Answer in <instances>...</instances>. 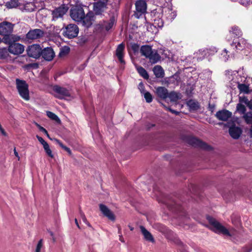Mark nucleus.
<instances>
[{
    "label": "nucleus",
    "mask_w": 252,
    "mask_h": 252,
    "mask_svg": "<svg viewBox=\"0 0 252 252\" xmlns=\"http://www.w3.org/2000/svg\"><path fill=\"white\" fill-rule=\"evenodd\" d=\"M208 220L211 225V229L215 233L228 237H233L236 235V231L232 227L227 228L211 217H208Z\"/></svg>",
    "instance_id": "1"
},
{
    "label": "nucleus",
    "mask_w": 252,
    "mask_h": 252,
    "mask_svg": "<svg viewBox=\"0 0 252 252\" xmlns=\"http://www.w3.org/2000/svg\"><path fill=\"white\" fill-rule=\"evenodd\" d=\"M140 52L142 55L148 59L150 62L152 63H157L160 60V57L157 51L153 50L150 46L144 45L141 46Z\"/></svg>",
    "instance_id": "2"
},
{
    "label": "nucleus",
    "mask_w": 252,
    "mask_h": 252,
    "mask_svg": "<svg viewBox=\"0 0 252 252\" xmlns=\"http://www.w3.org/2000/svg\"><path fill=\"white\" fill-rule=\"evenodd\" d=\"M16 88L19 95L24 100L30 99L29 85L24 80H16Z\"/></svg>",
    "instance_id": "3"
},
{
    "label": "nucleus",
    "mask_w": 252,
    "mask_h": 252,
    "mask_svg": "<svg viewBox=\"0 0 252 252\" xmlns=\"http://www.w3.org/2000/svg\"><path fill=\"white\" fill-rule=\"evenodd\" d=\"M224 76L226 78L231 79L239 78L247 79L249 77L244 67H240L238 70H226L224 71Z\"/></svg>",
    "instance_id": "4"
},
{
    "label": "nucleus",
    "mask_w": 252,
    "mask_h": 252,
    "mask_svg": "<svg viewBox=\"0 0 252 252\" xmlns=\"http://www.w3.org/2000/svg\"><path fill=\"white\" fill-rule=\"evenodd\" d=\"M84 13L82 7L75 6L71 9L70 15L73 20L76 22H81L84 16Z\"/></svg>",
    "instance_id": "5"
},
{
    "label": "nucleus",
    "mask_w": 252,
    "mask_h": 252,
    "mask_svg": "<svg viewBox=\"0 0 252 252\" xmlns=\"http://www.w3.org/2000/svg\"><path fill=\"white\" fill-rule=\"evenodd\" d=\"M136 11L134 16L136 18L140 17L146 12L147 3L144 0H139L135 2Z\"/></svg>",
    "instance_id": "6"
},
{
    "label": "nucleus",
    "mask_w": 252,
    "mask_h": 252,
    "mask_svg": "<svg viewBox=\"0 0 252 252\" xmlns=\"http://www.w3.org/2000/svg\"><path fill=\"white\" fill-rule=\"evenodd\" d=\"M13 30V25L7 22H3L0 24V34L8 36Z\"/></svg>",
    "instance_id": "7"
},
{
    "label": "nucleus",
    "mask_w": 252,
    "mask_h": 252,
    "mask_svg": "<svg viewBox=\"0 0 252 252\" xmlns=\"http://www.w3.org/2000/svg\"><path fill=\"white\" fill-rule=\"evenodd\" d=\"M27 51L29 57L37 59L41 55V48L39 45L33 44L29 46Z\"/></svg>",
    "instance_id": "8"
},
{
    "label": "nucleus",
    "mask_w": 252,
    "mask_h": 252,
    "mask_svg": "<svg viewBox=\"0 0 252 252\" xmlns=\"http://www.w3.org/2000/svg\"><path fill=\"white\" fill-rule=\"evenodd\" d=\"M79 29L74 24H69L65 28V35L69 38H74L77 36Z\"/></svg>",
    "instance_id": "9"
},
{
    "label": "nucleus",
    "mask_w": 252,
    "mask_h": 252,
    "mask_svg": "<svg viewBox=\"0 0 252 252\" xmlns=\"http://www.w3.org/2000/svg\"><path fill=\"white\" fill-rule=\"evenodd\" d=\"M8 50L11 54L18 55L24 52V46L20 43H14L9 46Z\"/></svg>",
    "instance_id": "10"
},
{
    "label": "nucleus",
    "mask_w": 252,
    "mask_h": 252,
    "mask_svg": "<svg viewBox=\"0 0 252 252\" xmlns=\"http://www.w3.org/2000/svg\"><path fill=\"white\" fill-rule=\"evenodd\" d=\"M99 209L103 215L111 220H115V216L114 213L105 205L100 204Z\"/></svg>",
    "instance_id": "11"
},
{
    "label": "nucleus",
    "mask_w": 252,
    "mask_h": 252,
    "mask_svg": "<svg viewBox=\"0 0 252 252\" xmlns=\"http://www.w3.org/2000/svg\"><path fill=\"white\" fill-rule=\"evenodd\" d=\"M232 116V113L227 110H222L216 114L217 118L222 121H226Z\"/></svg>",
    "instance_id": "12"
},
{
    "label": "nucleus",
    "mask_w": 252,
    "mask_h": 252,
    "mask_svg": "<svg viewBox=\"0 0 252 252\" xmlns=\"http://www.w3.org/2000/svg\"><path fill=\"white\" fill-rule=\"evenodd\" d=\"M43 32L40 29H34L30 31L26 34V37L30 40H34L42 36Z\"/></svg>",
    "instance_id": "13"
},
{
    "label": "nucleus",
    "mask_w": 252,
    "mask_h": 252,
    "mask_svg": "<svg viewBox=\"0 0 252 252\" xmlns=\"http://www.w3.org/2000/svg\"><path fill=\"white\" fill-rule=\"evenodd\" d=\"M43 58L48 61L53 60L55 56V53L51 47H47L44 48L41 52Z\"/></svg>",
    "instance_id": "14"
},
{
    "label": "nucleus",
    "mask_w": 252,
    "mask_h": 252,
    "mask_svg": "<svg viewBox=\"0 0 252 252\" xmlns=\"http://www.w3.org/2000/svg\"><path fill=\"white\" fill-rule=\"evenodd\" d=\"M233 44H235L236 49L239 50L249 49L251 47V45L244 38L239 39L237 42H235Z\"/></svg>",
    "instance_id": "15"
},
{
    "label": "nucleus",
    "mask_w": 252,
    "mask_h": 252,
    "mask_svg": "<svg viewBox=\"0 0 252 252\" xmlns=\"http://www.w3.org/2000/svg\"><path fill=\"white\" fill-rule=\"evenodd\" d=\"M93 20V13H88L86 14V15L84 14V16L83 17L82 21L80 22L82 23V25L86 27H89L90 26L92 25Z\"/></svg>",
    "instance_id": "16"
},
{
    "label": "nucleus",
    "mask_w": 252,
    "mask_h": 252,
    "mask_svg": "<svg viewBox=\"0 0 252 252\" xmlns=\"http://www.w3.org/2000/svg\"><path fill=\"white\" fill-rule=\"evenodd\" d=\"M238 88L240 92L248 94L252 92V84L248 83L239 84Z\"/></svg>",
    "instance_id": "17"
},
{
    "label": "nucleus",
    "mask_w": 252,
    "mask_h": 252,
    "mask_svg": "<svg viewBox=\"0 0 252 252\" xmlns=\"http://www.w3.org/2000/svg\"><path fill=\"white\" fill-rule=\"evenodd\" d=\"M229 132L233 138L238 139L242 133V130L238 126H232L229 128Z\"/></svg>",
    "instance_id": "18"
},
{
    "label": "nucleus",
    "mask_w": 252,
    "mask_h": 252,
    "mask_svg": "<svg viewBox=\"0 0 252 252\" xmlns=\"http://www.w3.org/2000/svg\"><path fill=\"white\" fill-rule=\"evenodd\" d=\"M141 231L144 236V239L148 241L154 242V239L151 233L148 231L144 226H140Z\"/></svg>",
    "instance_id": "19"
},
{
    "label": "nucleus",
    "mask_w": 252,
    "mask_h": 252,
    "mask_svg": "<svg viewBox=\"0 0 252 252\" xmlns=\"http://www.w3.org/2000/svg\"><path fill=\"white\" fill-rule=\"evenodd\" d=\"M157 94L161 98L165 99L168 97V91L166 89L162 87H158L156 89Z\"/></svg>",
    "instance_id": "20"
},
{
    "label": "nucleus",
    "mask_w": 252,
    "mask_h": 252,
    "mask_svg": "<svg viewBox=\"0 0 252 252\" xmlns=\"http://www.w3.org/2000/svg\"><path fill=\"white\" fill-rule=\"evenodd\" d=\"M106 7V2L98 1L94 4V10L97 14H99Z\"/></svg>",
    "instance_id": "21"
},
{
    "label": "nucleus",
    "mask_w": 252,
    "mask_h": 252,
    "mask_svg": "<svg viewBox=\"0 0 252 252\" xmlns=\"http://www.w3.org/2000/svg\"><path fill=\"white\" fill-rule=\"evenodd\" d=\"M53 20H56L63 16V7H59L55 9L52 12Z\"/></svg>",
    "instance_id": "22"
},
{
    "label": "nucleus",
    "mask_w": 252,
    "mask_h": 252,
    "mask_svg": "<svg viewBox=\"0 0 252 252\" xmlns=\"http://www.w3.org/2000/svg\"><path fill=\"white\" fill-rule=\"evenodd\" d=\"M153 72L156 77L163 78L164 75V70L162 67L160 65H156L153 68Z\"/></svg>",
    "instance_id": "23"
},
{
    "label": "nucleus",
    "mask_w": 252,
    "mask_h": 252,
    "mask_svg": "<svg viewBox=\"0 0 252 252\" xmlns=\"http://www.w3.org/2000/svg\"><path fill=\"white\" fill-rule=\"evenodd\" d=\"M124 45L123 44H120L116 50V55L121 63H124L123 51L124 50Z\"/></svg>",
    "instance_id": "24"
},
{
    "label": "nucleus",
    "mask_w": 252,
    "mask_h": 252,
    "mask_svg": "<svg viewBox=\"0 0 252 252\" xmlns=\"http://www.w3.org/2000/svg\"><path fill=\"white\" fill-rule=\"evenodd\" d=\"M53 91L57 94L56 96L60 98H63V88L58 86L55 85L53 88Z\"/></svg>",
    "instance_id": "25"
},
{
    "label": "nucleus",
    "mask_w": 252,
    "mask_h": 252,
    "mask_svg": "<svg viewBox=\"0 0 252 252\" xmlns=\"http://www.w3.org/2000/svg\"><path fill=\"white\" fill-rule=\"evenodd\" d=\"M207 54L206 50H199L194 54V58H196L197 60H201L204 58Z\"/></svg>",
    "instance_id": "26"
},
{
    "label": "nucleus",
    "mask_w": 252,
    "mask_h": 252,
    "mask_svg": "<svg viewBox=\"0 0 252 252\" xmlns=\"http://www.w3.org/2000/svg\"><path fill=\"white\" fill-rule=\"evenodd\" d=\"M189 143L193 146H197L204 148V144L202 142L200 141L199 139L194 137H192L189 139Z\"/></svg>",
    "instance_id": "27"
},
{
    "label": "nucleus",
    "mask_w": 252,
    "mask_h": 252,
    "mask_svg": "<svg viewBox=\"0 0 252 252\" xmlns=\"http://www.w3.org/2000/svg\"><path fill=\"white\" fill-rule=\"evenodd\" d=\"M137 71L144 79H148L149 75L147 71L142 67L136 66Z\"/></svg>",
    "instance_id": "28"
},
{
    "label": "nucleus",
    "mask_w": 252,
    "mask_h": 252,
    "mask_svg": "<svg viewBox=\"0 0 252 252\" xmlns=\"http://www.w3.org/2000/svg\"><path fill=\"white\" fill-rule=\"evenodd\" d=\"M187 105L191 110H196L199 108V104L197 101L194 100H189L187 102Z\"/></svg>",
    "instance_id": "29"
},
{
    "label": "nucleus",
    "mask_w": 252,
    "mask_h": 252,
    "mask_svg": "<svg viewBox=\"0 0 252 252\" xmlns=\"http://www.w3.org/2000/svg\"><path fill=\"white\" fill-rule=\"evenodd\" d=\"M180 94H179L175 92H171L169 94H168V97H169L170 101H176L179 99L181 98Z\"/></svg>",
    "instance_id": "30"
},
{
    "label": "nucleus",
    "mask_w": 252,
    "mask_h": 252,
    "mask_svg": "<svg viewBox=\"0 0 252 252\" xmlns=\"http://www.w3.org/2000/svg\"><path fill=\"white\" fill-rule=\"evenodd\" d=\"M114 23L115 20L114 19H111L108 22H104L103 24V28L108 31L112 28Z\"/></svg>",
    "instance_id": "31"
},
{
    "label": "nucleus",
    "mask_w": 252,
    "mask_h": 252,
    "mask_svg": "<svg viewBox=\"0 0 252 252\" xmlns=\"http://www.w3.org/2000/svg\"><path fill=\"white\" fill-rule=\"evenodd\" d=\"M46 114L47 116L51 120H54L58 123H61V120L55 113L48 111L46 112Z\"/></svg>",
    "instance_id": "32"
},
{
    "label": "nucleus",
    "mask_w": 252,
    "mask_h": 252,
    "mask_svg": "<svg viewBox=\"0 0 252 252\" xmlns=\"http://www.w3.org/2000/svg\"><path fill=\"white\" fill-rule=\"evenodd\" d=\"M212 71L210 70L206 69L204 70L199 74L200 78H209L212 77Z\"/></svg>",
    "instance_id": "33"
},
{
    "label": "nucleus",
    "mask_w": 252,
    "mask_h": 252,
    "mask_svg": "<svg viewBox=\"0 0 252 252\" xmlns=\"http://www.w3.org/2000/svg\"><path fill=\"white\" fill-rule=\"evenodd\" d=\"M243 118L247 124H252V113L251 112H248L244 114Z\"/></svg>",
    "instance_id": "34"
},
{
    "label": "nucleus",
    "mask_w": 252,
    "mask_h": 252,
    "mask_svg": "<svg viewBox=\"0 0 252 252\" xmlns=\"http://www.w3.org/2000/svg\"><path fill=\"white\" fill-rule=\"evenodd\" d=\"M8 49L5 48L0 49V58L1 59L6 58L9 55Z\"/></svg>",
    "instance_id": "35"
},
{
    "label": "nucleus",
    "mask_w": 252,
    "mask_h": 252,
    "mask_svg": "<svg viewBox=\"0 0 252 252\" xmlns=\"http://www.w3.org/2000/svg\"><path fill=\"white\" fill-rule=\"evenodd\" d=\"M6 6L8 8H13L18 6V1L17 0H10L6 3Z\"/></svg>",
    "instance_id": "36"
},
{
    "label": "nucleus",
    "mask_w": 252,
    "mask_h": 252,
    "mask_svg": "<svg viewBox=\"0 0 252 252\" xmlns=\"http://www.w3.org/2000/svg\"><path fill=\"white\" fill-rule=\"evenodd\" d=\"M64 99L67 100H70L73 98V95L71 92L69 90H66L64 89Z\"/></svg>",
    "instance_id": "37"
},
{
    "label": "nucleus",
    "mask_w": 252,
    "mask_h": 252,
    "mask_svg": "<svg viewBox=\"0 0 252 252\" xmlns=\"http://www.w3.org/2000/svg\"><path fill=\"white\" fill-rule=\"evenodd\" d=\"M237 111L241 114H245L246 111V107L243 104L238 103L236 107Z\"/></svg>",
    "instance_id": "38"
},
{
    "label": "nucleus",
    "mask_w": 252,
    "mask_h": 252,
    "mask_svg": "<svg viewBox=\"0 0 252 252\" xmlns=\"http://www.w3.org/2000/svg\"><path fill=\"white\" fill-rule=\"evenodd\" d=\"M143 94H144V98H145L147 102L150 103L152 101L153 97L150 93L146 92Z\"/></svg>",
    "instance_id": "39"
},
{
    "label": "nucleus",
    "mask_w": 252,
    "mask_h": 252,
    "mask_svg": "<svg viewBox=\"0 0 252 252\" xmlns=\"http://www.w3.org/2000/svg\"><path fill=\"white\" fill-rule=\"evenodd\" d=\"M43 146L45 151L46 152V153L48 155V156H49L50 157L52 158L53 156L52 155V151L50 149L48 144L47 143Z\"/></svg>",
    "instance_id": "40"
},
{
    "label": "nucleus",
    "mask_w": 252,
    "mask_h": 252,
    "mask_svg": "<svg viewBox=\"0 0 252 252\" xmlns=\"http://www.w3.org/2000/svg\"><path fill=\"white\" fill-rule=\"evenodd\" d=\"M221 58L223 61L224 62H226L228 60L229 58V56L228 55V51L226 50V49H224L221 54Z\"/></svg>",
    "instance_id": "41"
},
{
    "label": "nucleus",
    "mask_w": 252,
    "mask_h": 252,
    "mask_svg": "<svg viewBox=\"0 0 252 252\" xmlns=\"http://www.w3.org/2000/svg\"><path fill=\"white\" fill-rule=\"evenodd\" d=\"M35 126L38 128L39 130L41 131V132H43L46 135V136L49 138H51L49 136V134H48V131H47V130L44 128L43 127H42V126H41L40 125H39L37 123H35Z\"/></svg>",
    "instance_id": "42"
},
{
    "label": "nucleus",
    "mask_w": 252,
    "mask_h": 252,
    "mask_svg": "<svg viewBox=\"0 0 252 252\" xmlns=\"http://www.w3.org/2000/svg\"><path fill=\"white\" fill-rule=\"evenodd\" d=\"M231 32L233 34H235L236 36H239L242 35V32L238 27H233L232 28Z\"/></svg>",
    "instance_id": "43"
},
{
    "label": "nucleus",
    "mask_w": 252,
    "mask_h": 252,
    "mask_svg": "<svg viewBox=\"0 0 252 252\" xmlns=\"http://www.w3.org/2000/svg\"><path fill=\"white\" fill-rule=\"evenodd\" d=\"M42 246H43V240L42 239H40L38 241V242L37 243V245L36 246V250H35V252H40L41 249L42 247Z\"/></svg>",
    "instance_id": "44"
},
{
    "label": "nucleus",
    "mask_w": 252,
    "mask_h": 252,
    "mask_svg": "<svg viewBox=\"0 0 252 252\" xmlns=\"http://www.w3.org/2000/svg\"><path fill=\"white\" fill-rule=\"evenodd\" d=\"M37 139H38V140L39 141V142L43 146L45 144L47 143V142L40 136H39V135H37L36 136Z\"/></svg>",
    "instance_id": "45"
},
{
    "label": "nucleus",
    "mask_w": 252,
    "mask_h": 252,
    "mask_svg": "<svg viewBox=\"0 0 252 252\" xmlns=\"http://www.w3.org/2000/svg\"><path fill=\"white\" fill-rule=\"evenodd\" d=\"M138 89L142 94H144L145 92H146L144 90V85L142 83H139L138 86Z\"/></svg>",
    "instance_id": "46"
},
{
    "label": "nucleus",
    "mask_w": 252,
    "mask_h": 252,
    "mask_svg": "<svg viewBox=\"0 0 252 252\" xmlns=\"http://www.w3.org/2000/svg\"><path fill=\"white\" fill-rule=\"evenodd\" d=\"M81 217L82 219V220L84 223L90 226L89 223L88 222L86 218L85 217V215L83 214H81Z\"/></svg>",
    "instance_id": "47"
},
{
    "label": "nucleus",
    "mask_w": 252,
    "mask_h": 252,
    "mask_svg": "<svg viewBox=\"0 0 252 252\" xmlns=\"http://www.w3.org/2000/svg\"><path fill=\"white\" fill-rule=\"evenodd\" d=\"M50 139L56 141L58 144H59V145L61 147L63 148V143H62V142L61 141H60L59 140H58L56 138H54L53 139L50 138Z\"/></svg>",
    "instance_id": "48"
},
{
    "label": "nucleus",
    "mask_w": 252,
    "mask_h": 252,
    "mask_svg": "<svg viewBox=\"0 0 252 252\" xmlns=\"http://www.w3.org/2000/svg\"><path fill=\"white\" fill-rule=\"evenodd\" d=\"M118 233L120 234L119 235V240H120V241H121L123 243H124L125 241H124V238H123V237L122 236L120 228H119Z\"/></svg>",
    "instance_id": "49"
},
{
    "label": "nucleus",
    "mask_w": 252,
    "mask_h": 252,
    "mask_svg": "<svg viewBox=\"0 0 252 252\" xmlns=\"http://www.w3.org/2000/svg\"><path fill=\"white\" fill-rule=\"evenodd\" d=\"M70 51V48L68 46H64V55L68 54Z\"/></svg>",
    "instance_id": "50"
},
{
    "label": "nucleus",
    "mask_w": 252,
    "mask_h": 252,
    "mask_svg": "<svg viewBox=\"0 0 252 252\" xmlns=\"http://www.w3.org/2000/svg\"><path fill=\"white\" fill-rule=\"evenodd\" d=\"M14 155L18 158V160H19L20 158V157L19 156L18 153L17 152L15 147L14 149Z\"/></svg>",
    "instance_id": "51"
},
{
    "label": "nucleus",
    "mask_w": 252,
    "mask_h": 252,
    "mask_svg": "<svg viewBox=\"0 0 252 252\" xmlns=\"http://www.w3.org/2000/svg\"><path fill=\"white\" fill-rule=\"evenodd\" d=\"M64 150H65L69 156H71V150L68 148L64 146Z\"/></svg>",
    "instance_id": "52"
},
{
    "label": "nucleus",
    "mask_w": 252,
    "mask_h": 252,
    "mask_svg": "<svg viewBox=\"0 0 252 252\" xmlns=\"http://www.w3.org/2000/svg\"><path fill=\"white\" fill-rule=\"evenodd\" d=\"M167 109H168L170 111H171L172 113H175V114H178V112H177V111H175V110H173L171 109V108H167Z\"/></svg>",
    "instance_id": "53"
},
{
    "label": "nucleus",
    "mask_w": 252,
    "mask_h": 252,
    "mask_svg": "<svg viewBox=\"0 0 252 252\" xmlns=\"http://www.w3.org/2000/svg\"><path fill=\"white\" fill-rule=\"evenodd\" d=\"M132 48L134 50H136L138 49V46L136 44H134L132 46Z\"/></svg>",
    "instance_id": "54"
},
{
    "label": "nucleus",
    "mask_w": 252,
    "mask_h": 252,
    "mask_svg": "<svg viewBox=\"0 0 252 252\" xmlns=\"http://www.w3.org/2000/svg\"><path fill=\"white\" fill-rule=\"evenodd\" d=\"M49 233H50V235H51V236L52 237V238H53V241H55V238H54V237H53V233L52 231H50V232H49Z\"/></svg>",
    "instance_id": "55"
},
{
    "label": "nucleus",
    "mask_w": 252,
    "mask_h": 252,
    "mask_svg": "<svg viewBox=\"0 0 252 252\" xmlns=\"http://www.w3.org/2000/svg\"><path fill=\"white\" fill-rule=\"evenodd\" d=\"M63 53V48H60V51L59 55L60 56H61Z\"/></svg>",
    "instance_id": "56"
},
{
    "label": "nucleus",
    "mask_w": 252,
    "mask_h": 252,
    "mask_svg": "<svg viewBox=\"0 0 252 252\" xmlns=\"http://www.w3.org/2000/svg\"><path fill=\"white\" fill-rule=\"evenodd\" d=\"M75 223H76V225L77 226V227L78 228H80L79 224H78V221H77L76 219L75 220Z\"/></svg>",
    "instance_id": "57"
},
{
    "label": "nucleus",
    "mask_w": 252,
    "mask_h": 252,
    "mask_svg": "<svg viewBox=\"0 0 252 252\" xmlns=\"http://www.w3.org/2000/svg\"><path fill=\"white\" fill-rule=\"evenodd\" d=\"M250 136L252 138V125L250 128Z\"/></svg>",
    "instance_id": "58"
},
{
    "label": "nucleus",
    "mask_w": 252,
    "mask_h": 252,
    "mask_svg": "<svg viewBox=\"0 0 252 252\" xmlns=\"http://www.w3.org/2000/svg\"><path fill=\"white\" fill-rule=\"evenodd\" d=\"M252 251V247H251L249 250L246 252H251Z\"/></svg>",
    "instance_id": "59"
},
{
    "label": "nucleus",
    "mask_w": 252,
    "mask_h": 252,
    "mask_svg": "<svg viewBox=\"0 0 252 252\" xmlns=\"http://www.w3.org/2000/svg\"><path fill=\"white\" fill-rule=\"evenodd\" d=\"M244 100L243 101L245 103H247L248 101V100L247 98H244Z\"/></svg>",
    "instance_id": "60"
},
{
    "label": "nucleus",
    "mask_w": 252,
    "mask_h": 252,
    "mask_svg": "<svg viewBox=\"0 0 252 252\" xmlns=\"http://www.w3.org/2000/svg\"><path fill=\"white\" fill-rule=\"evenodd\" d=\"M162 26H163V23H162V21H161L160 25H158V27H162Z\"/></svg>",
    "instance_id": "61"
},
{
    "label": "nucleus",
    "mask_w": 252,
    "mask_h": 252,
    "mask_svg": "<svg viewBox=\"0 0 252 252\" xmlns=\"http://www.w3.org/2000/svg\"><path fill=\"white\" fill-rule=\"evenodd\" d=\"M63 9H64V12L65 11H67V9H66V8H65V7H64Z\"/></svg>",
    "instance_id": "62"
},
{
    "label": "nucleus",
    "mask_w": 252,
    "mask_h": 252,
    "mask_svg": "<svg viewBox=\"0 0 252 252\" xmlns=\"http://www.w3.org/2000/svg\"><path fill=\"white\" fill-rule=\"evenodd\" d=\"M129 228H130V230H133V227H130Z\"/></svg>",
    "instance_id": "63"
}]
</instances>
